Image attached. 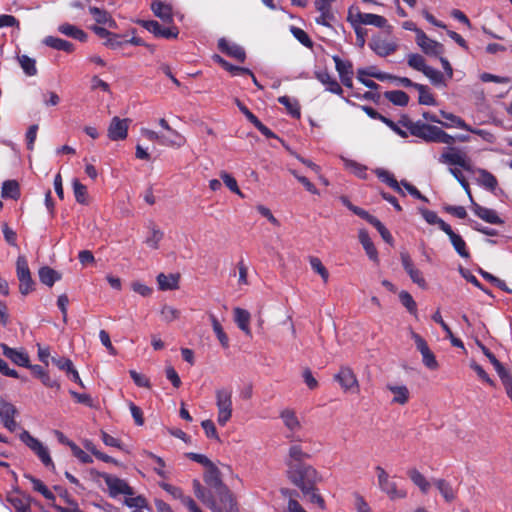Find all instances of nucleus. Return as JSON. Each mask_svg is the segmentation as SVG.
Returning <instances> with one entry per match:
<instances>
[{
    "label": "nucleus",
    "mask_w": 512,
    "mask_h": 512,
    "mask_svg": "<svg viewBox=\"0 0 512 512\" xmlns=\"http://www.w3.org/2000/svg\"><path fill=\"white\" fill-rule=\"evenodd\" d=\"M287 475L290 481L299 487L303 494H309L317 481V471L304 463H288Z\"/></svg>",
    "instance_id": "f257e3e1"
},
{
    "label": "nucleus",
    "mask_w": 512,
    "mask_h": 512,
    "mask_svg": "<svg viewBox=\"0 0 512 512\" xmlns=\"http://www.w3.org/2000/svg\"><path fill=\"white\" fill-rule=\"evenodd\" d=\"M439 161L443 164L451 166H459L465 171L474 172L473 165L467 153L457 147H447L439 157Z\"/></svg>",
    "instance_id": "f03ea898"
},
{
    "label": "nucleus",
    "mask_w": 512,
    "mask_h": 512,
    "mask_svg": "<svg viewBox=\"0 0 512 512\" xmlns=\"http://www.w3.org/2000/svg\"><path fill=\"white\" fill-rule=\"evenodd\" d=\"M215 494L216 497L213 496L208 503L212 512H239L236 500L227 486L222 487Z\"/></svg>",
    "instance_id": "7ed1b4c3"
},
{
    "label": "nucleus",
    "mask_w": 512,
    "mask_h": 512,
    "mask_svg": "<svg viewBox=\"0 0 512 512\" xmlns=\"http://www.w3.org/2000/svg\"><path fill=\"white\" fill-rule=\"evenodd\" d=\"M217 422L225 426L232 416V391L227 388L216 390Z\"/></svg>",
    "instance_id": "20e7f679"
},
{
    "label": "nucleus",
    "mask_w": 512,
    "mask_h": 512,
    "mask_svg": "<svg viewBox=\"0 0 512 512\" xmlns=\"http://www.w3.org/2000/svg\"><path fill=\"white\" fill-rule=\"evenodd\" d=\"M347 20L352 26H356V24L373 25L378 28H385L387 26V19L385 17L372 13H362L354 7L349 9Z\"/></svg>",
    "instance_id": "39448f33"
},
{
    "label": "nucleus",
    "mask_w": 512,
    "mask_h": 512,
    "mask_svg": "<svg viewBox=\"0 0 512 512\" xmlns=\"http://www.w3.org/2000/svg\"><path fill=\"white\" fill-rule=\"evenodd\" d=\"M378 478V485L382 492L386 493L391 500L406 497V491L398 489L396 483L390 479L389 474L381 466L375 468Z\"/></svg>",
    "instance_id": "423d86ee"
},
{
    "label": "nucleus",
    "mask_w": 512,
    "mask_h": 512,
    "mask_svg": "<svg viewBox=\"0 0 512 512\" xmlns=\"http://www.w3.org/2000/svg\"><path fill=\"white\" fill-rule=\"evenodd\" d=\"M16 274L19 280V291L22 295H27L34 290V281L32 280L28 262L24 256H18L16 261Z\"/></svg>",
    "instance_id": "0eeeda50"
},
{
    "label": "nucleus",
    "mask_w": 512,
    "mask_h": 512,
    "mask_svg": "<svg viewBox=\"0 0 512 512\" xmlns=\"http://www.w3.org/2000/svg\"><path fill=\"white\" fill-rule=\"evenodd\" d=\"M101 476L108 487L109 494L111 497L115 498L120 494L127 496L134 495L133 488L129 486V484L125 480L107 473H104Z\"/></svg>",
    "instance_id": "6e6552de"
},
{
    "label": "nucleus",
    "mask_w": 512,
    "mask_h": 512,
    "mask_svg": "<svg viewBox=\"0 0 512 512\" xmlns=\"http://www.w3.org/2000/svg\"><path fill=\"white\" fill-rule=\"evenodd\" d=\"M411 338L414 340L417 350L422 355L423 364L430 370H436L439 367V364L427 342L419 334L413 331L411 332Z\"/></svg>",
    "instance_id": "1a4fd4ad"
},
{
    "label": "nucleus",
    "mask_w": 512,
    "mask_h": 512,
    "mask_svg": "<svg viewBox=\"0 0 512 512\" xmlns=\"http://www.w3.org/2000/svg\"><path fill=\"white\" fill-rule=\"evenodd\" d=\"M280 418L286 429L289 431V434H287L286 437L292 441H298L299 438L297 437V433L302 429V424L298 419L296 412L289 408L283 409L280 412Z\"/></svg>",
    "instance_id": "9d476101"
},
{
    "label": "nucleus",
    "mask_w": 512,
    "mask_h": 512,
    "mask_svg": "<svg viewBox=\"0 0 512 512\" xmlns=\"http://www.w3.org/2000/svg\"><path fill=\"white\" fill-rule=\"evenodd\" d=\"M416 43L422 52L428 56L438 57L444 53V46L441 43L429 38L424 31L418 32Z\"/></svg>",
    "instance_id": "9b49d317"
},
{
    "label": "nucleus",
    "mask_w": 512,
    "mask_h": 512,
    "mask_svg": "<svg viewBox=\"0 0 512 512\" xmlns=\"http://www.w3.org/2000/svg\"><path fill=\"white\" fill-rule=\"evenodd\" d=\"M369 47L378 56L386 57L397 51L398 44L396 41L388 40L381 36H374L369 43Z\"/></svg>",
    "instance_id": "f8f14e48"
},
{
    "label": "nucleus",
    "mask_w": 512,
    "mask_h": 512,
    "mask_svg": "<svg viewBox=\"0 0 512 512\" xmlns=\"http://www.w3.org/2000/svg\"><path fill=\"white\" fill-rule=\"evenodd\" d=\"M344 391H359V383L356 375L349 367H341L339 372L334 376Z\"/></svg>",
    "instance_id": "ddd939ff"
},
{
    "label": "nucleus",
    "mask_w": 512,
    "mask_h": 512,
    "mask_svg": "<svg viewBox=\"0 0 512 512\" xmlns=\"http://www.w3.org/2000/svg\"><path fill=\"white\" fill-rule=\"evenodd\" d=\"M130 119H121L117 116L111 119L108 127V137L112 141L124 140L128 135Z\"/></svg>",
    "instance_id": "4468645a"
},
{
    "label": "nucleus",
    "mask_w": 512,
    "mask_h": 512,
    "mask_svg": "<svg viewBox=\"0 0 512 512\" xmlns=\"http://www.w3.org/2000/svg\"><path fill=\"white\" fill-rule=\"evenodd\" d=\"M147 31L153 33L156 37H163L166 39L176 38L178 30L175 27H162L157 21L154 20H140L138 21Z\"/></svg>",
    "instance_id": "2eb2a0df"
},
{
    "label": "nucleus",
    "mask_w": 512,
    "mask_h": 512,
    "mask_svg": "<svg viewBox=\"0 0 512 512\" xmlns=\"http://www.w3.org/2000/svg\"><path fill=\"white\" fill-rule=\"evenodd\" d=\"M413 128V136L421 138L425 142L435 143L439 127L418 121V124Z\"/></svg>",
    "instance_id": "dca6fc26"
},
{
    "label": "nucleus",
    "mask_w": 512,
    "mask_h": 512,
    "mask_svg": "<svg viewBox=\"0 0 512 512\" xmlns=\"http://www.w3.org/2000/svg\"><path fill=\"white\" fill-rule=\"evenodd\" d=\"M218 48L220 49L221 52L227 54L232 58H235L240 62H244L245 60L246 54L244 49L237 44L228 42L224 38H221L218 41Z\"/></svg>",
    "instance_id": "f3484780"
},
{
    "label": "nucleus",
    "mask_w": 512,
    "mask_h": 512,
    "mask_svg": "<svg viewBox=\"0 0 512 512\" xmlns=\"http://www.w3.org/2000/svg\"><path fill=\"white\" fill-rule=\"evenodd\" d=\"M1 348L4 356L10 359L13 363H15L18 366L28 367L29 356L24 350L10 348L8 345L4 343L1 344Z\"/></svg>",
    "instance_id": "a211bd4d"
},
{
    "label": "nucleus",
    "mask_w": 512,
    "mask_h": 512,
    "mask_svg": "<svg viewBox=\"0 0 512 512\" xmlns=\"http://www.w3.org/2000/svg\"><path fill=\"white\" fill-rule=\"evenodd\" d=\"M443 232L447 234V236L449 237V239L451 241V244L453 245L455 251L459 254V256H461L462 258H469L470 257V253H469V251L466 248L465 241L463 240V238L459 234H456L452 230L450 225L449 226H444Z\"/></svg>",
    "instance_id": "6ab92c4d"
},
{
    "label": "nucleus",
    "mask_w": 512,
    "mask_h": 512,
    "mask_svg": "<svg viewBox=\"0 0 512 512\" xmlns=\"http://www.w3.org/2000/svg\"><path fill=\"white\" fill-rule=\"evenodd\" d=\"M204 481L208 486L214 489L215 492L222 489V487H226L221 479L220 470L214 464L206 468Z\"/></svg>",
    "instance_id": "aec40b11"
},
{
    "label": "nucleus",
    "mask_w": 512,
    "mask_h": 512,
    "mask_svg": "<svg viewBox=\"0 0 512 512\" xmlns=\"http://www.w3.org/2000/svg\"><path fill=\"white\" fill-rule=\"evenodd\" d=\"M474 213L490 224H503L504 221L498 216L497 212L493 209L483 207L476 202L472 203Z\"/></svg>",
    "instance_id": "412c9836"
},
{
    "label": "nucleus",
    "mask_w": 512,
    "mask_h": 512,
    "mask_svg": "<svg viewBox=\"0 0 512 512\" xmlns=\"http://www.w3.org/2000/svg\"><path fill=\"white\" fill-rule=\"evenodd\" d=\"M315 7L320 12V15L316 18V22L329 27L330 21L334 19V15L331 12V5L327 3V0H316Z\"/></svg>",
    "instance_id": "4be33fe9"
},
{
    "label": "nucleus",
    "mask_w": 512,
    "mask_h": 512,
    "mask_svg": "<svg viewBox=\"0 0 512 512\" xmlns=\"http://www.w3.org/2000/svg\"><path fill=\"white\" fill-rule=\"evenodd\" d=\"M474 172L478 174L477 183L479 185L491 192L495 191L498 186V180L492 173L483 168L474 169Z\"/></svg>",
    "instance_id": "5701e85b"
},
{
    "label": "nucleus",
    "mask_w": 512,
    "mask_h": 512,
    "mask_svg": "<svg viewBox=\"0 0 512 512\" xmlns=\"http://www.w3.org/2000/svg\"><path fill=\"white\" fill-rule=\"evenodd\" d=\"M315 76L317 80L325 85L326 89L331 93L337 95H341L343 93V89L340 84L327 71H318L315 73Z\"/></svg>",
    "instance_id": "b1692460"
},
{
    "label": "nucleus",
    "mask_w": 512,
    "mask_h": 512,
    "mask_svg": "<svg viewBox=\"0 0 512 512\" xmlns=\"http://www.w3.org/2000/svg\"><path fill=\"white\" fill-rule=\"evenodd\" d=\"M433 484L440 492L441 496L448 503L453 502L457 497L456 490L452 487V485L446 481L445 479H434Z\"/></svg>",
    "instance_id": "393cba45"
},
{
    "label": "nucleus",
    "mask_w": 512,
    "mask_h": 512,
    "mask_svg": "<svg viewBox=\"0 0 512 512\" xmlns=\"http://www.w3.org/2000/svg\"><path fill=\"white\" fill-rule=\"evenodd\" d=\"M233 312L234 321L236 322L238 328L242 330L247 336H251V329L249 327L251 318L250 313L240 307L234 308Z\"/></svg>",
    "instance_id": "a878e982"
},
{
    "label": "nucleus",
    "mask_w": 512,
    "mask_h": 512,
    "mask_svg": "<svg viewBox=\"0 0 512 512\" xmlns=\"http://www.w3.org/2000/svg\"><path fill=\"white\" fill-rule=\"evenodd\" d=\"M409 479L416 485L423 494H427L431 488V483L426 477L416 468H411L407 471Z\"/></svg>",
    "instance_id": "bb28decb"
},
{
    "label": "nucleus",
    "mask_w": 512,
    "mask_h": 512,
    "mask_svg": "<svg viewBox=\"0 0 512 512\" xmlns=\"http://www.w3.org/2000/svg\"><path fill=\"white\" fill-rule=\"evenodd\" d=\"M386 388L394 395L392 403L405 405L409 401L410 393L405 385L388 384Z\"/></svg>",
    "instance_id": "cd10ccee"
},
{
    "label": "nucleus",
    "mask_w": 512,
    "mask_h": 512,
    "mask_svg": "<svg viewBox=\"0 0 512 512\" xmlns=\"http://www.w3.org/2000/svg\"><path fill=\"white\" fill-rule=\"evenodd\" d=\"M58 31L68 37L77 39L81 42H85L87 40V34L82 29L69 23L61 24L58 27Z\"/></svg>",
    "instance_id": "c85d7f7f"
},
{
    "label": "nucleus",
    "mask_w": 512,
    "mask_h": 512,
    "mask_svg": "<svg viewBox=\"0 0 512 512\" xmlns=\"http://www.w3.org/2000/svg\"><path fill=\"white\" fill-rule=\"evenodd\" d=\"M43 43L56 50L65 51L71 53L74 51V45L71 42L63 40L61 38L47 36L44 38Z\"/></svg>",
    "instance_id": "c756f323"
},
{
    "label": "nucleus",
    "mask_w": 512,
    "mask_h": 512,
    "mask_svg": "<svg viewBox=\"0 0 512 512\" xmlns=\"http://www.w3.org/2000/svg\"><path fill=\"white\" fill-rule=\"evenodd\" d=\"M151 9L155 16L163 20L164 22H172V9L169 5L161 2V1H155L151 5Z\"/></svg>",
    "instance_id": "7c9ffc66"
},
{
    "label": "nucleus",
    "mask_w": 512,
    "mask_h": 512,
    "mask_svg": "<svg viewBox=\"0 0 512 512\" xmlns=\"http://www.w3.org/2000/svg\"><path fill=\"white\" fill-rule=\"evenodd\" d=\"M89 12L97 23L107 25L110 28L116 27V22L111 18L110 14L106 10L91 6L89 7Z\"/></svg>",
    "instance_id": "2f4dec72"
},
{
    "label": "nucleus",
    "mask_w": 512,
    "mask_h": 512,
    "mask_svg": "<svg viewBox=\"0 0 512 512\" xmlns=\"http://www.w3.org/2000/svg\"><path fill=\"white\" fill-rule=\"evenodd\" d=\"M38 275L40 281L49 287H52L56 281L61 279V274L48 266L41 267Z\"/></svg>",
    "instance_id": "473e14b6"
},
{
    "label": "nucleus",
    "mask_w": 512,
    "mask_h": 512,
    "mask_svg": "<svg viewBox=\"0 0 512 512\" xmlns=\"http://www.w3.org/2000/svg\"><path fill=\"white\" fill-rule=\"evenodd\" d=\"M178 280H179V276L174 275V274L165 275L163 273H160L157 276V283H158L159 289L162 291L177 289L178 288Z\"/></svg>",
    "instance_id": "72a5a7b5"
},
{
    "label": "nucleus",
    "mask_w": 512,
    "mask_h": 512,
    "mask_svg": "<svg viewBox=\"0 0 512 512\" xmlns=\"http://www.w3.org/2000/svg\"><path fill=\"white\" fill-rule=\"evenodd\" d=\"M358 237L368 257L372 260H377L378 253L368 232L366 230H360Z\"/></svg>",
    "instance_id": "f704fd0d"
},
{
    "label": "nucleus",
    "mask_w": 512,
    "mask_h": 512,
    "mask_svg": "<svg viewBox=\"0 0 512 512\" xmlns=\"http://www.w3.org/2000/svg\"><path fill=\"white\" fill-rule=\"evenodd\" d=\"M375 173L381 181L388 184L394 191H396L397 193H399L403 196L405 195L402 188L400 187V184L398 183V181L394 178V176L390 172H388L387 170L378 168L375 170Z\"/></svg>",
    "instance_id": "c9c22d12"
},
{
    "label": "nucleus",
    "mask_w": 512,
    "mask_h": 512,
    "mask_svg": "<svg viewBox=\"0 0 512 512\" xmlns=\"http://www.w3.org/2000/svg\"><path fill=\"white\" fill-rule=\"evenodd\" d=\"M167 132V135L163 134V137L161 138L162 145L181 147L185 144L186 140L179 132L173 128Z\"/></svg>",
    "instance_id": "e433bc0d"
},
{
    "label": "nucleus",
    "mask_w": 512,
    "mask_h": 512,
    "mask_svg": "<svg viewBox=\"0 0 512 512\" xmlns=\"http://www.w3.org/2000/svg\"><path fill=\"white\" fill-rule=\"evenodd\" d=\"M440 115L446 119L448 122H442L441 125L444 127H457L461 129H470V126L465 123V121L452 113H448L446 111L441 110Z\"/></svg>",
    "instance_id": "4c0bfd02"
},
{
    "label": "nucleus",
    "mask_w": 512,
    "mask_h": 512,
    "mask_svg": "<svg viewBox=\"0 0 512 512\" xmlns=\"http://www.w3.org/2000/svg\"><path fill=\"white\" fill-rule=\"evenodd\" d=\"M164 233L155 224L149 225V235L145 239V243L152 249H158L159 243L163 239Z\"/></svg>",
    "instance_id": "58836bf2"
},
{
    "label": "nucleus",
    "mask_w": 512,
    "mask_h": 512,
    "mask_svg": "<svg viewBox=\"0 0 512 512\" xmlns=\"http://www.w3.org/2000/svg\"><path fill=\"white\" fill-rule=\"evenodd\" d=\"M209 318H210V321L212 324L213 331L216 334L217 339L219 340L221 346L224 349H227L229 347V338H228L227 334L224 332L220 322L218 321V319L216 318L215 315L210 314Z\"/></svg>",
    "instance_id": "ea45409f"
},
{
    "label": "nucleus",
    "mask_w": 512,
    "mask_h": 512,
    "mask_svg": "<svg viewBox=\"0 0 512 512\" xmlns=\"http://www.w3.org/2000/svg\"><path fill=\"white\" fill-rule=\"evenodd\" d=\"M310 455L305 452L299 444L291 445L289 448L288 463H303L304 460L309 459Z\"/></svg>",
    "instance_id": "a19ab883"
},
{
    "label": "nucleus",
    "mask_w": 512,
    "mask_h": 512,
    "mask_svg": "<svg viewBox=\"0 0 512 512\" xmlns=\"http://www.w3.org/2000/svg\"><path fill=\"white\" fill-rule=\"evenodd\" d=\"M20 67L27 76H35L37 74L36 60L27 55L17 57Z\"/></svg>",
    "instance_id": "79ce46f5"
},
{
    "label": "nucleus",
    "mask_w": 512,
    "mask_h": 512,
    "mask_svg": "<svg viewBox=\"0 0 512 512\" xmlns=\"http://www.w3.org/2000/svg\"><path fill=\"white\" fill-rule=\"evenodd\" d=\"M25 478L30 481L32 487L35 491L39 492L44 498L47 500H54V494L46 487V485L40 480L32 475H25Z\"/></svg>",
    "instance_id": "37998d69"
},
{
    "label": "nucleus",
    "mask_w": 512,
    "mask_h": 512,
    "mask_svg": "<svg viewBox=\"0 0 512 512\" xmlns=\"http://www.w3.org/2000/svg\"><path fill=\"white\" fill-rule=\"evenodd\" d=\"M214 60L219 63L225 70L229 71L232 75H252V71L248 68L234 66L219 55H215Z\"/></svg>",
    "instance_id": "c03bdc74"
},
{
    "label": "nucleus",
    "mask_w": 512,
    "mask_h": 512,
    "mask_svg": "<svg viewBox=\"0 0 512 512\" xmlns=\"http://www.w3.org/2000/svg\"><path fill=\"white\" fill-rule=\"evenodd\" d=\"M432 318H433V320H434L435 322H437V323H439V324L441 325L442 329H443V330L445 331V333H446L447 338H449V339H450L451 344H452L453 346H455V347H459V348H463V347H464L463 342H462L460 339H458V338L454 337V335H453V333H452V331H451L450 327H449V326L444 322V320L442 319V316H441V314H440V312H439V311H437V312L433 315V317H432Z\"/></svg>",
    "instance_id": "a18cd8bd"
},
{
    "label": "nucleus",
    "mask_w": 512,
    "mask_h": 512,
    "mask_svg": "<svg viewBox=\"0 0 512 512\" xmlns=\"http://www.w3.org/2000/svg\"><path fill=\"white\" fill-rule=\"evenodd\" d=\"M384 96L387 100L397 106H406L409 102L408 94L401 90L387 91Z\"/></svg>",
    "instance_id": "49530a36"
},
{
    "label": "nucleus",
    "mask_w": 512,
    "mask_h": 512,
    "mask_svg": "<svg viewBox=\"0 0 512 512\" xmlns=\"http://www.w3.org/2000/svg\"><path fill=\"white\" fill-rule=\"evenodd\" d=\"M20 196L19 184L15 180H7L2 186V197L18 199Z\"/></svg>",
    "instance_id": "de8ad7c7"
},
{
    "label": "nucleus",
    "mask_w": 512,
    "mask_h": 512,
    "mask_svg": "<svg viewBox=\"0 0 512 512\" xmlns=\"http://www.w3.org/2000/svg\"><path fill=\"white\" fill-rule=\"evenodd\" d=\"M72 187L76 201L80 204L88 203L87 187L83 185L78 179H73Z\"/></svg>",
    "instance_id": "09e8293b"
},
{
    "label": "nucleus",
    "mask_w": 512,
    "mask_h": 512,
    "mask_svg": "<svg viewBox=\"0 0 512 512\" xmlns=\"http://www.w3.org/2000/svg\"><path fill=\"white\" fill-rule=\"evenodd\" d=\"M407 62L411 68H413L417 71H420L422 73H424L426 68H428L425 58L422 55L417 54V53L409 54L407 56Z\"/></svg>",
    "instance_id": "8fccbe9b"
},
{
    "label": "nucleus",
    "mask_w": 512,
    "mask_h": 512,
    "mask_svg": "<svg viewBox=\"0 0 512 512\" xmlns=\"http://www.w3.org/2000/svg\"><path fill=\"white\" fill-rule=\"evenodd\" d=\"M34 454L40 459L44 466L50 468L51 470L55 469V465L52 461L48 448L42 443L35 449Z\"/></svg>",
    "instance_id": "3c124183"
},
{
    "label": "nucleus",
    "mask_w": 512,
    "mask_h": 512,
    "mask_svg": "<svg viewBox=\"0 0 512 512\" xmlns=\"http://www.w3.org/2000/svg\"><path fill=\"white\" fill-rule=\"evenodd\" d=\"M309 263L313 271L321 276L324 283H327L329 279V272L321 260L318 257L311 256L309 257Z\"/></svg>",
    "instance_id": "603ef678"
},
{
    "label": "nucleus",
    "mask_w": 512,
    "mask_h": 512,
    "mask_svg": "<svg viewBox=\"0 0 512 512\" xmlns=\"http://www.w3.org/2000/svg\"><path fill=\"white\" fill-rule=\"evenodd\" d=\"M419 212L427 223L432 225L437 224L442 231L444 226H449L446 222L439 218L434 211L428 210L426 208H419Z\"/></svg>",
    "instance_id": "864d4df0"
},
{
    "label": "nucleus",
    "mask_w": 512,
    "mask_h": 512,
    "mask_svg": "<svg viewBox=\"0 0 512 512\" xmlns=\"http://www.w3.org/2000/svg\"><path fill=\"white\" fill-rule=\"evenodd\" d=\"M415 89L419 92V103L423 105H435V98L429 92L428 87L422 84L415 85Z\"/></svg>",
    "instance_id": "5fc2aeb1"
},
{
    "label": "nucleus",
    "mask_w": 512,
    "mask_h": 512,
    "mask_svg": "<svg viewBox=\"0 0 512 512\" xmlns=\"http://www.w3.org/2000/svg\"><path fill=\"white\" fill-rule=\"evenodd\" d=\"M193 491L195 496L208 506V503L212 500L213 496L206 492L200 481L193 480Z\"/></svg>",
    "instance_id": "6e6d98bb"
},
{
    "label": "nucleus",
    "mask_w": 512,
    "mask_h": 512,
    "mask_svg": "<svg viewBox=\"0 0 512 512\" xmlns=\"http://www.w3.org/2000/svg\"><path fill=\"white\" fill-rule=\"evenodd\" d=\"M345 167L361 179H365L367 177L366 166H364L356 161L345 160Z\"/></svg>",
    "instance_id": "4d7b16f0"
},
{
    "label": "nucleus",
    "mask_w": 512,
    "mask_h": 512,
    "mask_svg": "<svg viewBox=\"0 0 512 512\" xmlns=\"http://www.w3.org/2000/svg\"><path fill=\"white\" fill-rule=\"evenodd\" d=\"M333 60L335 62V67L339 76L343 75H353V66L349 61H343L338 56H334Z\"/></svg>",
    "instance_id": "13d9d810"
},
{
    "label": "nucleus",
    "mask_w": 512,
    "mask_h": 512,
    "mask_svg": "<svg viewBox=\"0 0 512 512\" xmlns=\"http://www.w3.org/2000/svg\"><path fill=\"white\" fill-rule=\"evenodd\" d=\"M160 313H161L162 319L167 323L177 320L181 314L180 310H178L170 305H164L161 308Z\"/></svg>",
    "instance_id": "bf43d9fd"
},
{
    "label": "nucleus",
    "mask_w": 512,
    "mask_h": 512,
    "mask_svg": "<svg viewBox=\"0 0 512 512\" xmlns=\"http://www.w3.org/2000/svg\"><path fill=\"white\" fill-rule=\"evenodd\" d=\"M278 101L287 108L293 117H300V109L296 101L292 102L288 96H281L278 98Z\"/></svg>",
    "instance_id": "052dcab7"
},
{
    "label": "nucleus",
    "mask_w": 512,
    "mask_h": 512,
    "mask_svg": "<svg viewBox=\"0 0 512 512\" xmlns=\"http://www.w3.org/2000/svg\"><path fill=\"white\" fill-rule=\"evenodd\" d=\"M434 85H445L444 75L430 66L423 73Z\"/></svg>",
    "instance_id": "680f3d73"
},
{
    "label": "nucleus",
    "mask_w": 512,
    "mask_h": 512,
    "mask_svg": "<svg viewBox=\"0 0 512 512\" xmlns=\"http://www.w3.org/2000/svg\"><path fill=\"white\" fill-rule=\"evenodd\" d=\"M220 177L223 180L224 184L229 188L230 191L243 197V194L238 187L237 181L233 176H231L230 174H228L225 171H222L220 173Z\"/></svg>",
    "instance_id": "e2e57ef3"
},
{
    "label": "nucleus",
    "mask_w": 512,
    "mask_h": 512,
    "mask_svg": "<svg viewBox=\"0 0 512 512\" xmlns=\"http://www.w3.org/2000/svg\"><path fill=\"white\" fill-rule=\"evenodd\" d=\"M399 299L403 306H405L410 313H416L417 305L410 293L407 291H401L399 293Z\"/></svg>",
    "instance_id": "0e129e2a"
},
{
    "label": "nucleus",
    "mask_w": 512,
    "mask_h": 512,
    "mask_svg": "<svg viewBox=\"0 0 512 512\" xmlns=\"http://www.w3.org/2000/svg\"><path fill=\"white\" fill-rule=\"evenodd\" d=\"M291 32L293 36L305 47L312 48L313 42L310 39L309 35L302 29L297 27H292Z\"/></svg>",
    "instance_id": "69168bd1"
},
{
    "label": "nucleus",
    "mask_w": 512,
    "mask_h": 512,
    "mask_svg": "<svg viewBox=\"0 0 512 512\" xmlns=\"http://www.w3.org/2000/svg\"><path fill=\"white\" fill-rule=\"evenodd\" d=\"M20 440L29 447L33 452L42 444L37 438L33 437L28 431L24 430L20 436Z\"/></svg>",
    "instance_id": "338daca9"
},
{
    "label": "nucleus",
    "mask_w": 512,
    "mask_h": 512,
    "mask_svg": "<svg viewBox=\"0 0 512 512\" xmlns=\"http://www.w3.org/2000/svg\"><path fill=\"white\" fill-rule=\"evenodd\" d=\"M8 501L18 512H28L29 504L27 500L19 496H12L8 498Z\"/></svg>",
    "instance_id": "774afa93"
}]
</instances>
